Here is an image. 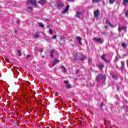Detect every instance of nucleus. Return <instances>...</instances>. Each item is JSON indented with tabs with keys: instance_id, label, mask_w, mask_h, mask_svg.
Masks as SVG:
<instances>
[{
	"instance_id": "nucleus-3",
	"label": "nucleus",
	"mask_w": 128,
	"mask_h": 128,
	"mask_svg": "<svg viewBox=\"0 0 128 128\" xmlns=\"http://www.w3.org/2000/svg\"><path fill=\"white\" fill-rule=\"evenodd\" d=\"M122 30H124V32H126V27L119 26V27H118V32H122Z\"/></svg>"
},
{
	"instance_id": "nucleus-38",
	"label": "nucleus",
	"mask_w": 128,
	"mask_h": 128,
	"mask_svg": "<svg viewBox=\"0 0 128 128\" xmlns=\"http://www.w3.org/2000/svg\"><path fill=\"white\" fill-rule=\"evenodd\" d=\"M67 0L70 2H72V0Z\"/></svg>"
},
{
	"instance_id": "nucleus-44",
	"label": "nucleus",
	"mask_w": 128,
	"mask_h": 128,
	"mask_svg": "<svg viewBox=\"0 0 128 128\" xmlns=\"http://www.w3.org/2000/svg\"><path fill=\"white\" fill-rule=\"evenodd\" d=\"M60 44H64L60 43Z\"/></svg>"
},
{
	"instance_id": "nucleus-17",
	"label": "nucleus",
	"mask_w": 128,
	"mask_h": 128,
	"mask_svg": "<svg viewBox=\"0 0 128 128\" xmlns=\"http://www.w3.org/2000/svg\"><path fill=\"white\" fill-rule=\"evenodd\" d=\"M50 53H51V56H52V58H54V55L53 54L54 53V50H51Z\"/></svg>"
},
{
	"instance_id": "nucleus-21",
	"label": "nucleus",
	"mask_w": 128,
	"mask_h": 128,
	"mask_svg": "<svg viewBox=\"0 0 128 128\" xmlns=\"http://www.w3.org/2000/svg\"><path fill=\"white\" fill-rule=\"evenodd\" d=\"M76 16H82V13L80 12H76Z\"/></svg>"
},
{
	"instance_id": "nucleus-1",
	"label": "nucleus",
	"mask_w": 128,
	"mask_h": 128,
	"mask_svg": "<svg viewBox=\"0 0 128 128\" xmlns=\"http://www.w3.org/2000/svg\"><path fill=\"white\" fill-rule=\"evenodd\" d=\"M93 40L95 42H98V44H102L104 42V40L100 38H93Z\"/></svg>"
},
{
	"instance_id": "nucleus-31",
	"label": "nucleus",
	"mask_w": 128,
	"mask_h": 128,
	"mask_svg": "<svg viewBox=\"0 0 128 128\" xmlns=\"http://www.w3.org/2000/svg\"><path fill=\"white\" fill-rule=\"evenodd\" d=\"M104 64L99 65V68H104Z\"/></svg>"
},
{
	"instance_id": "nucleus-25",
	"label": "nucleus",
	"mask_w": 128,
	"mask_h": 128,
	"mask_svg": "<svg viewBox=\"0 0 128 128\" xmlns=\"http://www.w3.org/2000/svg\"><path fill=\"white\" fill-rule=\"evenodd\" d=\"M114 0H109L110 4H112L114 2Z\"/></svg>"
},
{
	"instance_id": "nucleus-4",
	"label": "nucleus",
	"mask_w": 128,
	"mask_h": 128,
	"mask_svg": "<svg viewBox=\"0 0 128 128\" xmlns=\"http://www.w3.org/2000/svg\"><path fill=\"white\" fill-rule=\"evenodd\" d=\"M64 6L62 2H60L57 4L56 7L58 8H64Z\"/></svg>"
},
{
	"instance_id": "nucleus-16",
	"label": "nucleus",
	"mask_w": 128,
	"mask_h": 128,
	"mask_svg": "<svg viewBox=\"0 0 128 128\" xmlns=\"http://www.w3.org/2000/svg\"><path fill=\"white\" fill-rule=\"evenodd\" d=\"M38 24L40 28H44V25L42 22H38Z\"/></svg>"
},
{
	"instance_id": "nucleus-14",
	"label": "nucleus",
	"mask_w": 128,
	"mask_h": 128,
	"mask_svg": "<svg viewBox=\"0 0 128 128\" xmlns=\"http://www.w3.org/2000/svg\"><path fill=\"white\" fill-rule=\"evenodd\" d=\"M86 58V56H84V55H82L79 59L80 60H84Z\"/></svg>"
},
{
	"instance_id": "nucleus-40",
	"label": "nucleus",
	"mask_w": 128,
	"mask_h": 128,
	"mask_svg": "<svg viewBox=\"0 0 128 128\" xmlns=\"http://www.w3.org/2000/svg\"><path fill=\"white\" fill-rule=\"evenodd\" d=\"M101 106H104V104H103V103H102V104H101Z\"/></svg>"
},
{
	"instance_id": "nucleus-45",
	"label": "nucleus",
	"mask_w": 128,
	"mask_h": 128,
	"mask_svg": "<svg viewBox=\"0 0 128 128\" xmlns=\"http://www.w3.org/2000/svg\"><path fill=\"white\" fill-rule=\"evenodd\" d=\"M46 20H48V19H46Z\"/></svg>"
},
{
	"instance_id": "nucleus-11",
	"label": "nucleus",
	"mask_w": 128,
	"mask_h": 128,
	"mask_svg": "<svg viewBox=\"0 0 128 128\" xmlns=\"http://www.w3.org/2000/svg\"><path fill=\"white\" fill-rule=\"evenodd\" d=\"M76 39L78 40V42L80 44H82V38L80 36H76Z\"/></svg>"
},
{
	"instance_id": "nucleus-19",
	"label": "nucleus",
	"mask_w": 128,
	"mask_h": 128,
	"mask_svg": "<svg viewBox=\"0 0 128 128\" xmlns=\"http://www.w3.org/2000/svg\"><path fill=\"white\" fill-rule=\"evenodd\" d=\"M102 60H104V62H106V58H106V54H103L102 56Z\"/></svg>"
},
{
	"instance_id": "nucleus-28",
	"label": "nucleus",
	"mask_w": 128,
	"mask_h": 128,
	"mask_svg": "<svg viewBox=\"0 0 128 128\" xmlns=\"http://www.w3.org/2000/svg\"><path fill=\"white\" fill-rule=\"evenodd\" d=\"M122 48H126V43H122Z\"/></svg>"
},
{
	"instance_id": "nucleus-22",
	"label": "nucleus",
	"mask_w": 128,
	"mask_h": 128,
	"mask_svg": "<svg viewBox=\"0 0 128 128\" xmlns=\"http://www.w3.org/2000/svg\"><path fill=\"white\" fill-rule=\"evenodd\" d=\"M17 52L18 54V56H22V52L20 51V50H17Z\"/></svg>"
},
{
	"instance_id": "nucleus-24",
	"label": "nucleus",
	"mask_w": 128,
	"mask_h": 128,
	"mask_svg": "<svg viewBox=\"0 0 128 128\" xmlns=\"http://www.w3.org/2000/svg\"><path fill=\"white\" fill-rule=\"evenodd\" d=\"M102 0H92V2H100Z\"/></svg>"
},
{
	"instance_id": "nucleus-42",
	"label": "nucleus",
	"mask_w": 128,
	"mask_h": 128,
	"mask_svg": "<svg viewBox=\"0 0 128 128\" xmlns=\"http://www.w3.org/2000/svg\"><path fill=\"white\" fill-rule=\"evenodd\" d=\"M47 28H50V26H47Z\"/></svg>"
},
{
	"instance_id": "nucleus-39",
	"label": "nucleus",
	"mask_w": 128,
	"mask_h": 128,
	"mask_svg": "<svg viewBox=\"0 0 128 128\" xmlns=\"http://www.w3.org/2000/svg\"><path fill=\"white\" fill-rule=\"evenodd\" d=\"M80 72V70H76V72Z\"/></svg>"
},
{
	"instance_id": "nucleus-8",
	"label": "nucleus",
	"mask_w": 128,
	"mask_h": 128,
	"mask_svg": "<svg viewBox=\"0 0 128 128\" xmlns=\"http://www.w3.org/2000/svg\"><path fill=\"white\" fill-rule=\"evenodd\" d=\"M106 24H109L111 28H116V26H114L112 24H110V20H106Z\"/></svg>"
},
{
	"instance_id": "nucleus-29",
	"label": "nucleus",
	"mask_w": 128,
	"mask_h": 128,
	"mask_svg": "<svg viewBox=\"0 0 128 128\" xmlns=\"http://www.w3.org/2000/svg\"><path fill=\"white\" fill-rule=\"evenodd\" d=\"M78 59V55H74V60H76Z\"/></svg>"
},
{
	"instance_id": "nucleus-23",
	"label": "nucleus",
	"mask_w": 128,
	"mask_h": 128,
	"mask_svg": "<svg viewBox=\"0 0 128 128\" xmlns=\"http://www.w3.org/2000/svg\"><path fill=\"white\" fill-rule=\"evenodd\" d=\"M128 3V0H124L123 4L126 6Z\"/></svg>"
},
{
	"instance_id": "nucleus-35",
	"label": "nucleus",
	"mask_w": 128,
	"mask_h": 128,
	"mask_svg": "<svg viewBox=\"0 0 128 128\" xmlns=\"http://www.w3.org/2000/svg\"><path fill=\"white\" fill-rule=\"evenodd\" d=\"M42 34H43V36H44V38H46V34H44V32H42Z\"/></svg>"
},
{
	"instance_id": "nucleus-37",
	"label": "nucleus",
	"mask_w": 128,
	"mask_h": 128,
	"mask_svg": "<svg viewBox=\"0 0 128 128\" xmlns=\"http://www.w3.org/2000/svg\"><path fill=\"white\" fill-rule=\"evenodd\" d=\"M105 28H106V29L108 28V26H105Z\"/></svg>"
},
{
	"instance_id": "nucleus-43",
	"label": "nucleus",
	"mask_w": 128,
	"mask_h": 128,
	"mask_svg": "<svg viewBox=\"0 0 128 128\" xmlns=\"http://www.w3.org/2000/svg\"><path fill=\"white\" fill-rule=\"evenodd\" d=\"M120 90V88H117V90Z\"/></svg>"
},
{
	"instance_id": "nucleus-34",
	"label": "nucleus",
	"mask_w": 128,
	"mask_h": 128,
	"mask_svg": "<svg viewBox=\"0 0 128 128\" xmlns=\"http://www.w3.org/2000/svg\"><path fill=\"white\" fill-rule=\"evenodd\" d=\"M53 38H54V40H56V35H54L53 36Z\"/></svg>"
},
{
	"instance_id": "nucleus-33",
	"label": "nucleus",
	"mask_w": 128,
	"mask_h": 128,
	"mask_svg": "<svg viewBox=\"0 0 128 128\" xmlns=\"http://www.w3.org/2000/svg\"><path fill=\"white\" fill-rule=\"evenodd\" d=\"M125 15L126 16H128V11H127L126 14H125Z\"/></svg>"
},
{
	"instance_id": "nucleus-30",
	"label": "nucleus",
	"mask_w": 128,
	"mask_h": 128,
	"mask_svg": "<svg viewBox=\"0 0 128 128\" xmlns=\"http://www.w3.org/2000/svg\"><path fill=\"white\" fill-rule=\"evenodd\" d=\"M92 58H89L88 60V64H90L92 63Z\"/></svg>"
},
{
	"instance_id": "nucleus-36",
	"label": "nucleus",
	"mask_w": 128,
	"mask_h": 128,
	"mask_svg": "<svg viewBox=\"0 0 128 128\" xmlns=\"http://www.w3.org/2000/svg\"><path fill=\"white\" fill-rule=\"evenodd\" d=\"M30 58V55H28L26 57V58L28 59V58Z\"/></svg>"
},
{
	"instance_id": "nucleus-41",
	"label": "nucleus",
	"mask_w": 128,
	"mask_h": 128,
	"mask_svg": "<svg viewBox=\"0 0 128 128\" xmlns=\"http://www.w3.org/2000/svg\"><path fill=\"white\" fill-rule=\"evenodd\" d=\"M14 32H15L16 34V32H18V31L15 30V31H14Z\"/></svg>"
},
{
	"instance_id": "nucleus-27",
	"label": "nucleus",
	"mask_w": 128,
	"mask_h": 128,
	"mask_svg": "<svg viewBox=\"0 0 128 128\" xmlns=\"http://www.w3.org/2000/svg\"><path fill=\"white\" fill-rule=\"evenodd\" d=\"M61 68L63 69L64 72H66V68H64V66H62Z\"/></svg>"
},
{
	"instance_id": "nucleus-20",
	"label": "nucleus",
	"mask_w": 128,
	"mask_h": 128,
	"mask_svg": "<svg viewBox=\"0 0 128 128\" xmlns=\"http://www.w3.org/2000/svg\"><path fill=\"white\" fill-rule=\"evenodd\" d=\"M48 34H54V31H52V29L50 28L48 31Z\"/></svg>"
},
{
	"instance_id": "nucleus-46",
	"label": "nucleus",
	"mask_w": 128,
	"mask_h": 128,
	"mask_svg": "<svg viewBox=\"0 0 128 128\" xmlns=\"http://www.w3.org/2000/svg\"><path fill=\"white\" fill-rule=\"evenodd\" d=\"M42 58H44V56H42Z\"/></svg>"
},
{
	"instance_id": "nucleus-15",
	"label": "nucleus",
	"mask_w": 128,
	"mask_h": 128,
	"mask_svg": "<svg viewBox=\"0 0 128 128\" xmlns=\"http://www.w3.org/2000/svg\"><path fill=\"white\" fill-rule=\"evenodd\" d=\"M60 40H63L64 42H66V37H64V36H61L60 37Z\"/></svg>"
},
{
	"instance_id": "nucleus-26",
	"label": "nucleus",
	"mask_w": 128,
	"mask_h": 128,
	"mask_svg": "<svg viewBox=\"0 0 128 128\" xmlns=\"http://www.w3.org/2000/svg\"><path fill=\"white\" fill-rule=\"evenodd\" d=\"M28 10L29 12H32V7H28Z\"/></svg>"
},
{
	"instance_id": "nucleus-32",
	"label": "nucleus",
	"mask_w": 128,
	"mask_h": 128,
	"mask_svg": "<svg viewBox=\"0 0 128 128\" xmlns=\"http://www.w3.org/2000/svg\"><path fill=\"white\" fill-rule=\"evenodd\" d=\"M16 24H20V21L18 20H16Z\"/></svg>"
},
{
	"instance_id": "nucleus-7",
	"label": "nucleus",
	"mask_w": 128,
	"mask_h": 128,
	"mask_svg": "<svg viewBox=\"0 0 128 128\" xmlns=\"http://www.w3.org/2000/svg\"><path fill=\"white\" fill-rule=\"evenodd\" d=\"M58 62H60V60L58 59H54L53 62L52 63V66H56V64H58Z\"/></svg>"
},
{
	"instance_id": "nucleus-2",
	"label": "nucleus",
	"mask_w": 128,
	"mask_h": 128,
	"mask_svg": "<svg viewBox=\"0 0 128 128\" xmlns=\"http://www.w3.org/2000/svg\"><path fill=\"white\" fill-rule=\"evenodd\" d=\"M28 2L31 4L35 6V8L38 6V4H36V0H28Z\"/></svg>"
},
{
	"instance_id": "nucleus-12",
	"label": "nucleus",
	"mask_w": 128,
	"mask_h": 128,
	"mask_svg": "<svg viewBox=\"0 0 128 128\" xmlns=\"http://www.w3.org/2000/svg\"><path fill=\"white\" fill-rule=\"evenodd\" d=\"M40 37V34L38 33H35L33 34V38H38Z\"/></svg>"
},
{
	"instance_id": "nucleus-13",
	"label": "nucleus",
	"mask_w": 128,
	"mask_h": 128,
	"mask_svg": "<svg viewBox=\"0 0 128 128\" xmlns=\"http://www.w3.org/2000/svg\"><path fill=\"white\" fill-rule=\"evenodd\" d=\"M45 2H46V0H40L38 2V4H42V6L44 4Z\"/></svg>"
},
{
	"instance_id": "nucleus-18",
	"label": "nucleus",
	"mask_w": 128,
	"mask_h": 128,
	"mask_svg": "<svg viewBox=\"0 0 128 128\" xmlns=\"http://www.w3.org/2000/svg\"><path fill=\"white\" fill-rule=\"evenodd\" d=\"M121 64H122L121 70H123L124 66V62H121Z\"/></svg>"
},
{
	"instance_id": "nucleus-10",
	"label": "nucleus",
	"mask_w": 128,
	"mask_h": 128,
	"mask_svg": "<svg viewBox=\"0 0 128 128\" xmlns=\"http://www.w3.org/2000/svg\"><path fill=\"white\" fill-rule=\"evenodd\" d=\"M102 75H98L96 78V80L100 82V80L102 78Z\"/></svg>"
},
{
	"instance_id": "nucleus-5",
	"label": "nucleus",
	"mask_w": 128,
	"mask_h": 128,
	"mask_svg": "<svg viewBox=\"0 0 128 128\" xmlns=\"http://www.w3.org/2000/svg\"><path fill=\"white\" fill-rule=\"evenodd\" d=\"M70 9V5H68L66 6V8L64 9V10L62 12V14H66V12H68V10Z\"/></svg>"
},
{
	"instance_id": "nucleus-6",
	"label": "nucleus",
	"mask_w": 128,
	"mask_h": 128,
	"mask_svg": "<svg viewBox=\"0 0 128 128\" xmlns=\"http://www.w3.org/2000/svg\"><path fill=\"white\" fill-rule=\"evenodd\" d=\"M64 84H66V88H72V86H70V83L68 82V81L64 80Z\"/></svg>"
},
{
	"instance_id": "nucleus-9",
	"label": "nucleus",
	"mask_w": 128,
	"mask_h": 128,
	"mask_svg": "<svg viewBox=\"0 0 128 128\" xmlns=\"http://www.w3.org/2000/svg\"><path fill=\"white\" fill-rule=\"evenodd\" d=\"M100 10H96V11H94V14L95 16H100Z\"/></svg>"
}]
</instances>
